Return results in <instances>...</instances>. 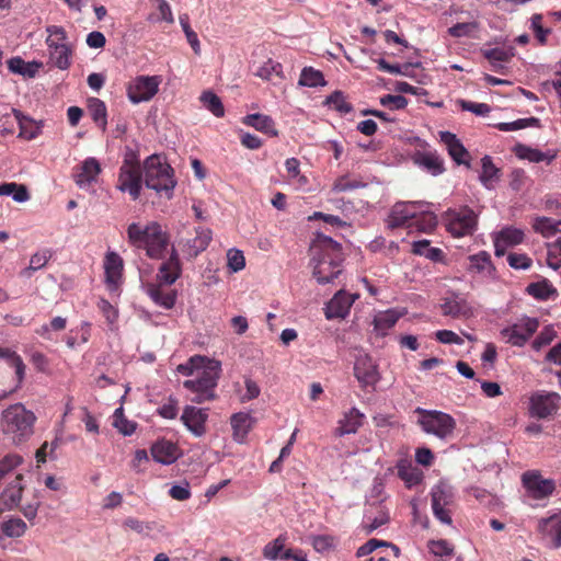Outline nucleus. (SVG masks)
Segmentation results:
<instances>
[{
  "label": "nucleus",
  "mask_w": 561,
  "mask_h": 561,
  "mask_svg": "<svg viewBox=\"0 0 561 561\" xmlns=\"http://www.w3.org/2000/svg\"><path fill=\"white\" fill-rule=\"evenodd\" d=\"M312 274L321 285L336 278L342 270V245L323 233H318L310 247Z\"/></svg>",
  "instance_id": "obj_1"
},
{
  "label": "nucleus",
  "mask_w": 561,
  "mask_h": 561,
  "mask_svg": "<svg viewBox=\"0 0 561 561\" xmlns=\"http://www.w3.org/2000/svg\"><path fill=\"white\" fill-rule=\"evenodd\" d=\"M128 242L146 251V254L153 260L164 257L168 250L170 238L162 227L156 222L140 225L133 222L127 228Z\"/></svg>",
  "instance_id": "obj_2"
},
{
  "label": "nucleus",
  "mask_w": 561,
  "mask_h": 561,
  "mask_svg": "<svg viewBox=\"0 0 561 561\" xmlns=\"http://www.w3.org/2000/svg\"><path fill=\"white\" fill-rule=\"evenodd\" d=\"M145 184L167 198H171L175 187L173 170L167 161L158 154H152L145 160Z\"/></svg>",
  "instance_id": "obj_3"
},
{
  "label": "nucleus",
  "mask_w": 561,
  "mask_h": 561,
  "mask_svg": "<svg viewBox=\"0 0 561 561\" xmlns=\"http://www.w3.org/2000/svg\"><path fill=\"white\" fill-rule=\"evenodd\" d=\"M35 421V414L18 403L3 411L1 423L3 432L11 435L15 444H20L33 434Z\"/></svg>",
  "instance_id": "obj_4"
},
{
  "label": "nucleus",
  "mask_w": 561,
  "mask_h": 561,
  "mask_svg": "<svg viewBox=\"0 0 561 561\" xmlns=\"http://www.w3.org/2000/svg\"><path fill=\"white\" fill-rule=\"evenodd\" d=\"M220 363L217 360L208 362L196 374V378L187 379L183 382L184 388L191 391L194 396L191 398L192 402L203 403L215 398V388L219 379Z\"/></svg>",
  "instance_id": "obj_5"
},
{
  "label": "nucleus",
  "mask_w": 561,
  "mask_h": 561,
  "mask_svg": "<svg viewBox=\"0 0 561 561\" xmlns=\"http://www.w3.org/2000/svg\"><path fill=\"white\" fill-rule=\"evenodd\" d=\"M48 37L45 43L48 50V64L59 70H67L71 66L72 49L67 44V34L64 27L49 25L46 27Z\"/></svg>",
  "instance_id": "obj_6"
},
{
  "label": "nucleus",
  "mask_w": 561,
  "mask_h": 561,
  "mask_svg": "<svg viewBox=\"0 0 561 561\" xmlns=\"http://www.w3.org/2000/svg\"><path fill=\"white\" fill-rule=\"evenodd\" d=\"M419 414L417 424L426 434L434 435L439 439L450 437L456 428L455 419L442 411L416 408Z\"/></svg>",
  "instance_id": "obj_7"
},
{
  "label": "nucleus",
  "mask_w": 561,
  "mask_h": 561,
  "mask_svg": "<svg viewBox=\"0 0 561 561\" xmlns=\"http://www.w3.org/2000/svg\"><path fill=\"white\" fill-rule=\"evenodd\" d=\"M443 219L447 231L455 238L472 236L478 227V215L468 206L447 209Z\"/></svg>",
  "instance_id": "obj_8"
},
{
  "label": "nucleus",
  "mask_w": 561,
  "mask_h": 561,
  "mask_svg": "<svg viewBox=\"0 0 561 561\" xmlns=\"http://www.w3.org/2000/svg\"><path fill=\"white\" fill-rule=\"evenodd\" d=\"M161 76H137L127 87V96L134 104L150 101L159 91Z\"/></svg>",
  "instance_id": "obj_9"
},
{
  "label": "nucleus",
  "mask_w": 561,
  "mask_h": 561,
  "mask_svg": "<svg viewBox=\"0 0 561 561\" xmlns=\"http://www.w3.org/2000/svg\"><path fill=\"white\" fill-rule=\"evenodd\" d=\"M539 322L536 318L523 317L514 324L501 330L502 337L514 346H523L537 331Z\"/></svg>",
  "instance_id": "obj_10"
},
{
  "label": "nucleus",
  "mask_w": 561,
  "mask_h": 561,
  "mask_svg": "<svg viewBox=\"0 0 561 561\" xmlns=\"http://www.w3.org/2000/svg\"><path fill=\"white\" fill-rule=\"evenodd\" d=\"M141 187L139 163L126 159L119 170L117 188L122 192H127L136 201L140 196Z\"/></svg>",
  "instance_id": "obj_11"
},
{
  "label": "nucleus",
  "mask_w": 561,
  "mask_h": 561,
  "mask_svg": "<svg viewBox=\"0 0 561 561\" xmlns=\"http://www.w3.org/2000/svg\"><path fill=\"white\" fill-rule=\"evenodd\" d=\"M432 510L434 516L443 524L450 525L451 517L448 506L454 503L453 488L445 483L436 484L432 491Z\"/></svg>",
  "instance_id": "obj_12"
},
{
  "label": "nucleus",
  "mask_w": 561,
  "mask_h": 561,
  "mask_svg": "<svg viewBox=\"0 0 561 561\" xmlns=\"http://www.w3.org/2000/svg\"><path fill=\"white\" fill-rule=\"evenodd\" d=\"M560 396L556 392L537 391L529 398V414L537 419H547L557 413Z\"/></svg>",
  "instance_id": "obj_13"
},
{
  "label": "nucleus",
  "mask_w": 561,
  "mask_h": 561,
  "mask_svg": "<svg viewBox=\"0 0 561 561\" xmlns=\"http://www.w3.org/2000/svg\"><path fill=\"white\" fill-rule=\"evenodd\" d=\"M426 206L424 202H400L393 205L387 219V226L394 229L416 218L419 208Z\"/></svg>",
  "instance_id": "obj_14"
},
{
  "label": "nucleus",
  "mask_w": 561,
  "mask_h": 561,
  "mask_svg": "<svg viewBox=\"0 0 561 561\" xmlns=\"http://www.w3.org/2000/svg\"><path fill=\"white\" fill-rule=\"evenodd\" d=\"M354 375L362 387L375 386L380 379L377 365L367 354H359L356 357Z\"/></svg>",
  "instance_id": "obj_15"
},
{
  "label": "nucleus",
  "mask_w": 561,
  "mask_h": 561,
  "mask_svg": "<svg viewBox=\"0 0 561 561\" xmlns=\"http://www.w3.org/2000/svg\"><path fill=\"white\" fill-rule=\"evenodd\" d=\"M208 420V410L186 405L181 415V421L186 428L196 437H201L206 433V422Z\"/></svg>",
  "instance_id": "obj_16"
},
{
  "label": "nucleus",
  "mask_w": 561,
  "mask_h": 561,
  "mask_svg": "<svg viewBox=\"0 0 561 561\" xmlns=\"http://www.w3.org/2000/svg\"><path fill=\"white\" fill-rule=\"evenodd\" d=\"M523 484L528 493L536 500H541L554 491V481L542 479L538 473L528 471L523 474Z\"/></svg>",
  "instance_id": "obj_17"
},
{
  "label": "nucleus",
  "mask_w": 561,
  "mask_h": 561,
  "mask_svg": "<svg viewBox=\"0 0 561 561\" xmlns=\"http://www.w3.org/2000/svg\"><path fill=\"white\" fill-rule=\"evenodd\" d=\"M525 233L522 229L515 227H504L493 233L494 254L503 256L506 249L520 244L524 241Z\"/></svg>",
  "instance_id": "obj_18"
},
{
  "label": "nucleus",
  "mask_w": 561,
  "mask_h": 561,
  "mask_svg": "<svg viewBox=\"0 0 561 561\" xmlns=\"http://www.w3.org/2000/svg\"><path fill=\"white\" fill-rule=\"evenodd\" d=\"M358 295H351L345 290H339L325 307L327 319H344L351 310Z\"/></svg>",
  "instance_id": "obj_19"
},
{
  "label": "nucleus",
  "mask_w": 561,
  "mask_h": 561,
  "mask_svg": "<svg viewBox=\"0 0 561 561\" xmlns=\"http://www.w3.org/2000/svg\"><path fill=\"white\" fill-rule=\"evenodd\" d=\"M105 283L111 291H115L122 279L123 260L115 252H108L104 261Z\"/></svg>",
  "instance_id": "obj_20"
},
{
  "label": "nucleus",
  "mask_w": 561,
  "mask_h": 561,
  "mask_svg": "<svg viewBox=\"0 0 561 561\" xmlns=\"http://www.w3.org/2000/svg\"><path fill=\"white\" fill-rule=\"evenodd\" d=\"M439 138L440 141L446 146L449 156L457 164H465L470 167L468 160L470 154L455 134L450 131H439Z\"/></svg>",
  "instance_id": "obj_21"
},
{
  "label": "nucleus",
  "mask_w": 561,
  "mask_h": 561,
  "mask_svg": "<svg viewBox=\"0 0 561 561\" xmlns=\"http://www.w3.org/2000/svg\"><path fill=\"white\" fill-rule=\"evenodd\" d=\"M181 271L179 254L172 248L169 259L158 270L157 279L160 284L172 285L180 277Z\"/></svg>",
  "instance_id": "obj_22"
},
{
  "label": "nucleus",
  "mask_w": 561,
  "mask_h": 561,
  "mask_svg": "<svg viewBox=\"0 0 561 561\" xmlns=\"http://www.w3.org/2000/svg\"><path fill=\"white\" fill-rule=\"evenodd\" d=\"M22 474H18L15 479L7 486L0 495V512L12 510L20 504L22 499L23 485Z\"/></svg>",
  "instance_id": "obj_23"
},
{
  "label": "nucleus",
  "mask_w": 561,
  "mask_h": 561,
  "mask_svg": "<svg viewBox=\"0 0 561 561\" xmlns=\"http://www.w3.org/2000/svg\"><path fill=\"white\" fill-rule=\"evenodd\" d=\"M101 172V165L95 158L85 159L76 173V183L80 188H85L96 181Z\"/></svg>",
  "instance_id": "obj_24"
},
{
  "label": "nucleus",
  "mask_w": 561,
  "mask_h": 561,
  "mask_svg": "<svg viewBox=\"0 0 561 561\" xmlns=\"http://www.w3.org/2000/svg\"><path fill=\"white\" fill-rule=\"evenodd\" d=\"M514 152L519 159L535 163L546 162L547 164H550L557 158V152L553 150L541 151L537 148H531L523 144L516 145Z\"/></svg>",
  "instance_id": "obj_25"
},
{
  "label": "nucleus",
  "mask_w": 561,
  "mask_h": 561,
  "mask_svg": "<svg viewBox=\"0 0 561 561\" xmlns=\"http://www.w3.org/2000/svg\"><path fill=\"white\" fill-rule=\"evenodd\" d=\"M151 456L159 463L171 465L178 459L179 449L175 444L162 439L152 445Z\"/></svg>",
  "instance_id": "obj_26"
},
{
  "label": "nucleus",
  "mask_w": 561,
  "mask_h": 561,
  "mask_svg": "<svg viewBox=\"0 0 561 561\" xmlns=\"http://www.w3.org/2000/svg\"><path fill=\"white\" fill-rule=\"evenodd\" d=\"M442 310L445 316L453 318L470 317L473 310L469 302L459 295H453L444 300Z\"/></svg>",
  "instance_id": "obj_27"
},
{
  "label": "nucleus",
  "mask_w": 561,
  "mask_h": 561,
  "mask_svg": "<svg viewBox=\"0 0 561 561\" xmlns=\"http://www.w3.org/2000/svg\"><path fill=\"white\" fill-rule=\"evenodd\" d=\"M539 531L551 539V547L558 549L561 547V514L542 518L538 525Z\"/></svg>",
  "instance_id": "obj_28"
},
{
  "label": "nucleus",
  "mask_w": 561,
  "mask_h": 561,
  "mask_svg": "<svg viewBox=\"0 0 561 561\" xmlns=\"http://www.w3.org/2000/svg\"><path fill=\"white\" fill-rule=\"evenodd\" d=\"M211 240V231L206 228H197L196 236L193 239H188L185 244L183 252L190 257H196L201 252L206 250Z\"/></svg>",
  "instance_id": "obj_29"
},
{
  "label": "nucleus",
  "mask_w": 561,
  "mask_h": 561,
  "mask_svg": "<svg viewBox=\"0 0 561 561\" xmlns=\"http://www.w3.org/2000/svg\"><path fill=\"white\" fill-rule=\"evenodd\" d=\"M413 161L416 165L426 170L433 175L442 174L445 171L444 160L437 152H416L413 156Z\"/></svg>",
  "instance_id": "obj_30"
},
{
  "label": "nucleus",
  "mask_w": 561,
  "mask_h": 561,
  "mask_svg": "<svg viewBox=\"0 0 561 561\" xmlns=\"http://www.w3.org/2000/svg\"><path fill=\"white\" fill-rule=\"evenodd\" d=\"M364 414L356 408L350 409L344 413L343 417L339 421L336 427V434L344 436L348 434H355L358 428L363 425Z\"/></svg>",
  "instance_id": "obj_31"
},
{
  "label": "nucleus",
  "mask_w": 561,
  "mask_h": 561,
  "mask_svg": "<svg viewBox=\"0 0 561 561\" xmlns=\"http://www.w3.org/2000/svg\"><path fill=\"white\" fill-rule=\"evenodd\" d=\"M11 113L14 115L20 134L19 137L31 140L36 138L41 134L42 126L28 116L23 115L19 110L11 108Z\"/></svg>",
  "instance_id": "obj_32"
},
{
  "label": "nucleus",
  "mask_w": 561,
  "mask_h": 561,
  "mask_svg": "<svg viewBox=\"0 0 561 561\" xmlns=\"http://www.w3.org/2000/svg\"><path fill=\"white\" fill-rule=\"evenodd\" d=\"M146 291L154 304L164 309H171L175 304L176 294L174 290H165L160 285L149 284Z\"/></svg>",
  "instance_id": "obj_33"
},
{
  "label": "nucleus",
  "mask_w": 561,
  "mask_h": 561,
  "mask_svg": "<svg viewBox=\"0 0 561 561\" xmlns=\"http://www.w3.org/2000/svg\"><path fill=\"white\" fill-rule=\"evenodd\" d=\"M481 173L479 180L486 190H493L500 179V169L496 168L490 156L481 159Z\"/></svg>",
  "instance_id": "obj_34"
},
{
  "label": "nucleus",
  "mask_w": 561,
  "mask_h": 561,
  "mask_svg": "<svg viewBox=\"0 0 561 561\" xmlns=\"http://www.w3.org/2000/svg\"><path fill=\"white\" fill-rule=\"evenodd\" d=\"M253 420L250 414L239 412L231 416V427L233 430V438L238 443H243L248 433L252 427Z\"/></svg>",
  "instance_id": "obj_35"
},
{
  "label": "nucleus",
  "mask_w": 561,
  "mask_h": 561,
  "mask_svg": "<svg viewBox=\"0 0 561 561\" xmlns=\"http://www.w3.org/2000/svg\"><path fill=\"white\" fill-rule=\"evenodd\" d=\"M469 271L486 276H493L495 267L492 264L491 255L486 251H480L477 254H472L469 257Z\"/></svg>",
  "instance_id": "obj_36"
},
{
  "label": "nucleus",
  "mask_w": 561,
  "mask_h": 561,
  "mask_svg": "<svg viewBox=\"0 0 561 561\" xmlns=\"http://www.w3.org/2000/svg\"><path fill=\"white\" fill-rule=\"evenodd\" d=\"M482 55L490 61L493 69L497 71L502 68L503 62H507L512 59L514 56V47L507 46L483 49Z\"/></svg>",
  "instance_id": "obj_37"
},
{
  "label": "nucleus",
  "mask_w": 561,
  "mask_h": 561,
  "mask_svg": "<svg viewBox=\"0 0 561 561\" xmlns=\"http://www.w3.org/2000/svg\"><path fill=\"white\" fill-rule=\"evenodd\" d=\"M401 313L393 309L379 312L374 318V329L380 334L385 335L400 319Z\"/></svg>",
  "instance_id": "obj_38"
},
{
  "label": "nucleus",
  "mask_w": 561,
  "mask_h": 561,
  "mask_svg": "<svg viewBox=\"0 0 561 561\" xmlns=\"http://www.w3.org/2000/svg\"><path fill=\"white\" fill-rule=\"evenodd\" d=\"M244 123L248 126L255 128L262 133H265L271 136H276L277 130L275 129L274 121L263 114H250L244 117Z\"/></svg>",
  "instance_id": "obj_39"
},
{
  "label": "nucleus",
  "mask_w": 561,
  "mask_h": 561,
  "mask_svg": "<svg viewBox=\"0 0 561 561\" xmlns=\"http://www.w3.org/2000/svg\"><path fill=\"white\" fill-rule=\"evenodd\" d=\"M561 220H554L549 217H538L535 219L533 228L536 232L540 233L545 238H551L561 233Z\"/></svg>",
  "instance_id": "obj_40"
},
{
  "label": "nucleus",
  "mask_w": 561,
  "mask_h": 561,
  "mask_svg": "<svg viewBox=\"0 0 561 561\" xmlns=\"http://www.w3.org/2000/svg\"><path fill=\"white\" fill-rule=\"evenodd\" d=\"M0 358L5 359L15 369L18 386H20L25 377V364L22 357L10 348L0 347Z\"/></svg>",
  "instance_id": "obj_41"
},
{
  "label": "nucleus",
  "mask_w": 561,
  "mask_h": 561,
  "mask_svg": "<svg viewBox=\"0 0 561 561\" xmlns=\"http://www.w3.org/2000/svg\"><path fill=\"white\" fill-rule=\"evenodd\" d=\"M300 87L317 88L324 87L327 81L324 80L323 73L312 67H305L301 70L300 78L298 81Z\"/></svg>",
  "instance_id": "obj_42"
},
{
  "label": "nucleus",
  "mask_w": 561,
  "mask_h": 561,
  "mask_svg": "<svg viewBox=\"0 0 561 561\" xmlns=\"http://www.w3.org/2000/svg\"><path fill=\"white\" fill-rule=\"evenodd\" d=\"M416 218H414L413 225L417 230L430 232L437 226V217L434 213L428 210V204L423 208H419Z\"/></svg>",
  "instance_id": "obj_43"
},
{
  "label": "nucleus",
  "mask_w": 561,
  "mask_h": 561,
  "mask_svg": "<svg viewBox=\"0 0 561 561\" xmlns=\"http://www.w3.org/2000/svg\"><path fill=\"white\" fill-rule=\"evenodd\" d=\"M412 252L416 255L424 256L433 262L440 261L443 257V251L438 248L430 245L428 240L414 241L412 244Z\"/></svg>",
  "instance_id": "obj_44"
},
{
  "label": "nucleus",
  "mask_w": 561,
  "mask_h": 561,
  "mask_svg": "<svg viewBox=\"0 0 561 561\" xmlns=\"http://www.w3.org/2000/svg\"><path fill=\"white\" fill-rule=\"evenodd\" d=\"M208 362H211V360L204 356L195 355V356H192L185 363L180 364L176 367V371L183 376H194L199 370H202L204 367H206Z\"/></svg>",
  "instance_id": "obj_45"
},
{
  "label": "nucleus",
  "mask_w": 561,
  "mask_h": 561,
  "mask_svg": "<svg viewBox=\"0 0 561 561\" xmlns=\"http://www.w3.org/2000/svg\"><path fill=\"white\" fill-rule=\"evenodd\" d=\"M50 257L51 253L49 250H42L34 253L30 259V265L21 271V275L23 277H31L34 272L45 267Z\"/></svg>",
  "instance_id": "obj_46"
},
{
  "label": "nucleus",
  "mask_w": 561,
  "mask_h": 561,
  "mask_svg": "<svg viewBox=\"0 0 561 561\" xmlns=\"http://www.w3.org/2000/svg\"><path fill=\"white\" fill-rule=\"evenodd\" d=\"M203 106L208 110L216 117L225 115L224 104L218 95L211 91H205L199 96Z\"/></svg>",
  "instance_id": "obj_47"
},
{
  "label": "nucleus",
  "mask_w": 561,
  "mask_h": 561,
  "mask_svg": "<svg viewBox=\"0 0 561 561\" xmlns=\"http://www.w3.org/2000/svg\"><path fill=\"white\" fill-rule=\"evenodd\" d=\"M89 113L93 119V122L102 128V130H105L106 128V106L103 101L100 99H91L89 100L88 105Z\"/></svg>",
  "instance_id": "obj_48"
},
{
  "label": "nucleus",
  "mask_w": 561,
  "mask_h": 561,
  "mask_svg": "<svg viewBox=\"0 0 561 561\" xmlns=\"http://www.w3.org/2000/svg\"><path fill=\"white\" fill-rule=\"evenodd\" d=\"M9 69L22 76L34 77L38 68L42 66L41 62H25L20 57L11 58L8 61Z\"/></svg>",
  "instance_id": "obj_49"
},
{
  "label": "nucleus",
  "mask_w": 561,
  "mask_h": 561,
  "mask_svg": "<svg viewBox=\"0 0 561 561\" xmlns=\"http://www.w3.org/2000/svg\"><path fill=\"white\" fill-rule=\"evenodd\" d=\"M286 537L280 535L276 539L270 541L263 548V557L267 560L275 561L280 559L284 553Z\"/></svg>",
  "instance_id": "obj_50"
},
{
  "label": "nucleus",
  "mask_w": 561,
  "mask_h": 561,
  "mask_svg": "<svg viewBox=\"0 0 561 561\" xmlns=\"http://www.w3.org/2000/svg\"><path fill=\"white\" fill-rule=\"evenodd\" d=\"M255 76L263 80H273L274 77L283 78V67L272 59L265 61L256 71Z\"/></svg>",
  "instance_id": "obj_51"
},
{
  "label": "nucleus",
  "mask_w": 561,
  "mask_h": 561,
  "mask_svg": "<svg viewBox=\"0 0 561 561\" xmlns=\"http://www.w3.org/2000/svg\"><path fill=\"white\" fill-rule=\"evenodd\" d=\"M526 291L537 299L546 300L556 293V289L550 283L542 280L529 284L526 288Z\"/></svg>",
  "instance_id": "obj_52"
},
{
  "label": "nucleus",
  "mask_w": 561,
  "mask_h": 561,
  "mask_svg": "<svg viewBox=\"0 0 561 561\" xmlns=\"http://www.w3.org/2000/svg\"><path fill=\"white\" fill-rule=\"evenodd\" d=\"M363 529L366 534H371L379 527L386 525L389 522V515L387 512L380 510L378 514L373 517L368 512H366L364 517Z\"/></svg>",
  "instance_id": "obj_53"
},
{
  "label": "nucleus",
  "mask_w": 561,
  "mask_h": 561,
  "mask_svg": "<svg viewBox=\"0 0 561 561\" xmlns=\"http://www.w3.org/2000/svg\"><path fill=\"white\" fill-rule=\"evenodd\" d=\"M325 105L329 107L346 114L352 111V105L346 102L344 94L341 91H334L325 99Z\"/></svg>",
  "instance_id": "obj_54"
},
{
  "label": "nucleus",
  "mask_w": 561,
  "mask_h": 561,
  "mask_svg": "<svg viewBox=\"0 0 561 561\" xmlns=\"http://www.w3.org/2000/svg\"><path fill=\"white\" fill-rule=\"evenodd\" d=\"M26 524L21 518H11L3 523L2 525V531L5 536L11 538H18L25 534L26 531Z\"/></svg>",
  "instance_id": "obj_55"
},
{
  "label": "nucleus",
  "mask_w": 561,
  "mask_h": 561,
  "mask_svg": "<svg viewBox=\"0 0 561 561\" xmlns=\"http://www.w3.org/2000/svg\"><path fill=\"white\" fill-rule=\"evenodd\" d=\"M336 543V538L331 535H318L311 538V545L319 553L329 552L335 548Z\"/></svg>",
  "instance_id": "obj_56"
},
{
  "label": "nucleus",
  "mask_w": 561,
  "mask_h": 561,
  "mask_svg": "<svg viewBox=\"0 0 561 561\" xmlns=\"http://www.w3.org/2000/svg\"><path fill=\"white\" fill-rule=\"evenodd\" d=\"M547 264L554 271L561 267V236L548 244Z\"/></svg>",
  "instance_id": "obj_57"
},
{
  "label": "nucleus",
  "mask_w": 561,
  "mask_h": 561,
  "mask_svg": "<svg viewBox=\"0 0 561 561\" xmlns=\"http://www.w3.org/2000/svg\"><path fill=\"white\" fill-rule=\"evenodd\" d=\"M227 265L231 273H238L245 267L243 252L238 249H229L227 252Z\"/></svg>",
  "instance_id": "obj_58"
},
{
  "label": "nucleus",
  "mask_w": 561,
  "mask_h": 561,
  "mask_svg": "<svg viewBox=\"0 0 561 561\" xmlns=\"http://www.w3.org/2000/svg\"><path fill=\"white\" fill-rule=\"evenodd\" d=\"M479 28V24L477 22H466V23H457L448 28V33L453 37H467L472 36L473 32Z\"/></svg>",
  "instance_id": "obj_59"
},
{
  "label": "nucleus",
  "mask_w": 561,
  "mask_h": 561,
  "mask_svg": "<svg viewBox=\"0 0 561 561\" xmlns=\"http://www.w3.org/2000/svg\"><path fill=\"white\" fill-rule=\"evenodd\" d=\"M23 458L18 454H9L0 460V480L10 471L20 466Z\"/></svg>",
  "instance_id": "obj_60"
},
{
  "label": "nucleus",
  "mask_w": 561,
  "mask_h": 561,
  "mask_svg": "<svg viewBox=\"0 0 561 561\" xmlns=\"http://www.w3.org/2000/svg\"><path fill=\"white\" fill-rule=\"evenodd\" d=\"M365 185L366 184L360 181L351 180L346 176H342L334 182V184L332 186V191L335 193H341V192H347V191L360 188V187H364Z\"/></svg>",
  "instance_id": "obj_61"
},
{
  "label": "nucleus",
  "mask_w": 561,
  "mask_h": 561,
  "mask_svg": "<svg viewBox=\"0 0 561 561\" xmlns=\"http://www.w3.org/2000/svg\"><path fill=\"white\" fill-rule=\"evenodd\" d=\"M113 424L124 435H131L136 430V426L134 423H131L123 417V409L122 408H118L115 410Z\"/></svg>",
  "instance_id": "obj_62"
},
{
  "label": "nucleus",
  "mask_w": 561,
  "mask_h": 561,
  "mask_svg": "<svg viewBox=\"0 0 561 561\" xmlns=\"http://www.w3.org/2000/svg\"><path fill=\"white\" fill-rule=\"evenodd\" d=\"M556 337V331L552 327H545L533 342V348L536 351L549 345Z\"/></svg>",
  "instance_id": "obj_63"
},
{
  "label": "nucleus",
  "mask_w": 561,
  "mask_h": 561,
  "mask_svg": "<svg viewBox=\"0 0 561 561\" xmlns=\"http://www.w3.org/2000/svg\"><path fill=\"white\" fill-rule=\"evenodd\" d=\"M430 551L437 557H448L454 553L453 546L446 540H432L428 542Z\"/></svg>",
  "instance_id": "obj_64"
}]
</instances>
